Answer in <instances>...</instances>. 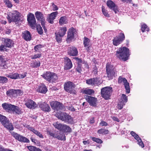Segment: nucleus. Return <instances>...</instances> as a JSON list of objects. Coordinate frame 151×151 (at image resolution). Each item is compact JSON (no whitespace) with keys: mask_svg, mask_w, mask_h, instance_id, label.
Listing matches in <instances>:
<instances>
[{"mask_svg":"<svg viewBox=\"0 0 151 151\" xmlns=\"http://www.w3.org/2000/svg\"><path fill=\"white\" fill-rule=\"evenodd\" d=\"M21 90L19 89H9L6 91V95L10 97H14L17 96V94L20 93Z\"/></svg>","mask_w":151,"mask_h":151,"instance_id":"19","label":"nucleus"},{"mask_svg":"<svg viewBox=\"0 0 151 151\" xmlns=\"http://www.w3.org/2000/svg\"><path fill=\"white\" fill-rule=\"evenodd\" d=\"M45 23L46 22H44L43 23L41 24L42 26V27L43 28L44 30L45 31V32L46 33L47 32V29L45 27Z\"/></svg>","mask_w":151,"mask_h":151,"instance_id":"62","label":"nucleus"},{"mask_svg":"<svg viewBox=\"0 0 151 151\" xmlns=\"http://www.w3.org/2000/svg\"><path fill=\"white\" fill-rule=\"evenodd\" d=\"M50 105L53 109L57 111L62 110L64 107L63 104L56 101H52L50 103Z\"/></svg>","mask_w":151,"mask_h":151,"instance_id":"13","label":"nucleus"},{"mask_svg":"<svg viewBox=\"0 0 151 151\" xmlns=\"http://www.w3.org/2000/svg\"><path fill=\"white\" fill-rule=\"evenodd\" d=\"M0 151H14L8 149H4L2 146L0 145Z\"/></svg>","mask_w":151,"mask_h":151,"instance_id":"58","label":"nucleus"},{"mask_svg":"<svg viewBox=\"0 0 151 151\" xmlns=\"http://www.w3.org/2000/svg\"><path fill=\"white\" fill-rule=\"evenodd\" d=\"M21 16L20 13L16 10L10 13L8 15L7 18L9 23L12 22H16L20 21Z\"/></svg>","mask_w":151,"mask_h":151,"instance_id":"3","label":"nucleus"},{"mask_svg":"<svg viewBox=\"0 0 151 151\" xmlns=\"http://www.w3.org/2000/svg\"><path fill=\"white\" fill-rule=\"evenodd\" d=\"M2 106L4 110L6 112L10 113L12 112L13 105L7 103H4L2 104Z\"/></svg>","mask_w":151,"mask_h":151,"instance_id":"24","label":"nucleus"},{"mask_svg":"<svg viewBox=\"0 0 151 151\" xmlns=\"http://www.w3.org/2000/svg\"><path fill=\"white\" fill-rule=\"evenodd\" d=\"M6 46L4 45L1 44L0 46V51H6Z\"/></svg>","mask_w":151,"mask_h":151,"instance_id":"55","label":"nucleus"},{"mask_svg":"<svg viewBox=\"0 0 151 151\" xmlns=\"http://www.w3.org/2000/svg\"><path fill=\"white\" fill-rule=\"evenodd\" d=\"M12 136L19 141L23 142L29 143V140L28 139L22 135L13 132H10Z\"/></svg>","mask_w":151,"mask_h":151,"instance_id":"11","label":"nucleus"},{"mask_svg":"<svg viewBox=\"0 0 151 151\" xmlns=\"http://www.w3.org/2000/svg\"><path fill=\"white\" fill-rule=\"evenodd\" d=\"M27 73V72H24L22 74H19V77L18 78L22 79L26 77Z\"/></svg>","mask_w":151,"mask_h":151,"instance_id":"57","label":"nucleus"},{"mask_svg":"<svg viewBox=\"0 0 151 151\" xmlns=\"http://www.w3.org/2000/svg\"><path fill=\"white\" fill-rule=\"evenodd\" d=\"M58 13V12L56 11L52 12L49 15L47 19V20L48 22L50 24H53L54 23L53 20L55 19Z\"/></svg>","mask_w":151,"mask_h":151,"instance_id":"26","label":"nucleus"},{"mask_svg":"<svg viewBox=\"0 0 151 151\" xmlns=\"http://www.w3.org/2000/svg\"><path fill=\"white\" fill-rule=\"evenodd\" d=\"M6 63L4 56L0 55V67L2 68L3 69H7L8 67Z\"/></svg>","mask_w":151,"mask_h":151,"instance_id":"28","label":"nucleus"},{"mask_svg":"<svg viewBox=\"0 0 151 151\" xmlns=\"http://www.w3.org/2000/svg\"><path fill=\"white\" fill-rule=\"evenodd\" d=\"M27 21L28 24L32 29H35L36 27V20L34 14L29 13L27 15Z\"/></svg>","mask_w":151,"mask_h":151,"instance_id":"10","label":"nucleus"},{"mask_svg":"<svg viewBox=\"0 0 151 151\" xmlns=\"http://www.w3.org/2000/svg\"><path fill=\"white\" fill-rule=\"evenodd\" d=\"M26 147L29 151H37L39 149L32 146H27Z\"/></svg>","mask_w":151,"mask_h":151,"instance_id":"47","label":"nucleus"},{"mask_svg":"<svg viewBox=\"0 0 151 151\" xmlns=\"http://www.w3.org/2000/svg\"><path fill=\"white\" fill-rule=\"evenodd\" d=\"M55 128L64 133H70L72 132L71 128L67 125L64 124L55 122L53 124Z\"/></svg>","mask_w":151,"mask_h":151,"instance_id":"6","label":"nucleus"},{"mask_svg":"<svg viewBox=\"0 0 151 151\" xmlns=\"http://www.w3.org/2000/svg\"><path fill=\"white\" fill-rule=\"evenodd\" d=\"M47 91V88L44 84H42L41 85L39 86L37 89L38 92L43 93H46Z\"/></svg>","mask_w":151,"mask_h":151,"instance_id":"30","label":"nucleus"},{"mask_svg":"<svg viewBox=\"0 0 151 151\" xmlns=\"http://www.w3.org/2000/svg\"><path fill=\"white\" fill-rule=\"evenodd\" d=\"M138 144L142 148H143L144 147V144L141 140V141L139 140L138 141Z\"/></svg>","mask_w":151,"mask_h":151,"instance_id":"63","label":"nucleus"},{"mask_svg":"<svg viewBox=\"0 0 151 151\" xmlns=\"http://www.w3.org/2000/svg\"><path fill=\"white\" fill-rule=\"evenodd\" d=\"M6 76L10 78L13 79H16L18 78L19 74L18 73H11L9 74H6Z\"/></svg>","mask_w":151,"mask_h":151,"instance_id":"31","label":"nucleus"},{"mask_svg":"<svg viewBox=\"0 0 151 151\" xmlns=\"http://www.w3.org/2000/svg\"><path fill=\"white\" fill-rule=\"evenodd\" d=\"M75 84L70 81L66 82L64 84L65 90L70 94H76V91L75 90Z\"/></svg>","mask_w":151,"mask_h":151,"instance_id":"8","label":"nucleus"},{"mask_svg":"<svg viewBox=\"0 0 151 151\" xmlns=\"http://www.w3.org/2000/svg\"><path fill=\"white\" fill-rule=\"evenodd\" d=\"M41 56V54H37L35 55L34 56H31V59H36L37 58H40Z\"/></svg>","mask_w":151,"mask_h":151,"instance_id":"52","label":"nucleus"},{"mask_svg":"<svg viewBox=\"0 0 151 151\" xmlns=\"http://www.w3.org/2000/svg\"><path fill=\"white\" fill-rule=\"evenodd\" d=\"M68 109L69 110L72 111H75V109L74 108V107L72 106H68Z\"/></svg>","mask_w":151,"mask_h":151,"instance_id":"64","label":"nucleus"},{"mask_svg":"<svg viewBox=\"0 0 151 151\" xmlns=\"http://www.w3.org/2000/svg\"><path fill=\"white\" fill-rule=\"evenodd\" d=\"M37 31L39 34L42 35L43 33V29L40 24H39L36 25Z\"/></svg>","mask_w":151,"mask_h":151,"instance_id":"41","label":"nucleus"},{"mask_svg":"<svg viewBox=\"0 0 151 151\" xmlns=\"http://www.w3.org/2000/svg\"><path fill=\"white\" fill-rule=\"evenodd\" d=\"M125 103L120 101L117 106V108L119 109H122L123 106L125 105Z\"/></svg>","mask_w":151,"mask_h":151,"instance_id":"53","label":"nucleus"},{"mask_svg":"<svg viewBox=\"0 0 151 151\" xmlns=\"http://www.w3.org/2000/svg\"><path fill=\"white\" fill-rule=\"evenodd\" d=\"M57 138L60 140H65L66 139L65 136L64 134H60L58 135Z\"/></svg>","mask_w":151,"mask_h":151,"instance_id":"50","label":"nucleus"},{"mask_svg":"<svg viewBox=\"0 0 151 151\" xmlns=\"http://www.w3.org/2000/svg\"><path fill=\"white\" fill-rule=\"evenodd\" d=\"M38 106L39 108L43 111L49 112L51 111V109L49 104L45 102L39 103Z\"/></svg>","mask_w":151,"mask_h":151,"instance_id":"20","label":"nucleus"},{"mask_svg":"<svg viewBox=\"0 0 151 151\" xmlns=\"http://www.w3.org/2000/svg\"><path fill=\"white\" fill-rule=\"evenodd\" d=\"M121 100V102L125 104L127 101V97L125 94H122Z\"/></svg>","mask_w":151,"mask_h":151,"instance_id":"45","label":"nucleus"},{"mask_svg":"<svg viewBox=\"0 0 151 151\" xmlns=\"http://www.w3.org/2000/svg\"><path fill=\"white\" fill-rule=\"evenodd\" d=\"M64 121L68 123H72L73 122V119L70 115L67 114Z\"/></svg>","mask_w":151,"mask_h":151,"instance_id":"33","label":"nucleus"},{"mask_svg":"<svg viewBox=\"0 0 151 151\" xmlns=\"http://www.w3.org/2000/svg\"><path fill=\"white\" fill-rule=\"evenodd\" d=\"M91 139L93 141L96 142L98 143L101 144L103 143V141L100 139L96 138L95 137H91Z\"/></svg>","mask_w":151,"mask_h":151,"instance_id":"48","label":"nucleus"},{"mask_svg":"<svg viewBox=\"0 0 151 151\" xmlns=\"http://www.w3.org/2000/svg\"><path fill=\"white\" fill-rule=\"evenodd\" d=\"M83 44L85 50L89 52H90V50L92 48V44L90 40L86 37H84L83 38Z\"/></svg>","mask_w":151,"mask_h":151,"instance_id":"14","label":"nucleus"},{"mask_svg":"<svg viewBox=\"0 0 151 151\" xmlns=\"http://www.w3.org/2000/svg\"><path fill=\"white\" fill-rule=\"evenodd\" d=\"M83 64H84L85 68L88 69L89 68V65H88V64L87 62H86L84 60H83Z\"/></svg>","mask_w":151,"mask_h":151,"instance_id":"61","label":"nucleus"},{"mask_svg":"<svg viewBox=\"0 0 151 151\" xmlns=\"http://www.w3.org/2000/svg\"><path fill=\"white\" fill-rule=\"evenodd\" d=\"M77 33V31L73 27L70 28L68 32V36L66 39L67 42L71 41L74 38V35Z\"/></svg>","mask_w":151,"mask_h":151,"instance_id":"15","label":"nucleus"},{"mask_svg":"<svg viewBox=\"0 0 151 151\" xmlns=\"http://www.w3.org/2000/svg\"><path fill=\"white\" fill-rule=\"evenodd\" d=\"M35 15L37 21L40 22L41 24L46 22L44 15L42 12L37 11L35 13Z\"/></svg>","mask_w":151,"mask_h":151,"instance_id":"17","label":"nucleus"},{"mask_svg":"<svg viewBox=\"0 0 151 151\" xmlns=\"http://www.w3.org/2000/svg\"><path fill=\"white\" fill-rule=\"evenodd\" d=\"M113 91V88L111 87L107 86L101 89V96L105 100L110 99Z\"/></svg>","mask_w":151,"mask_h":151,"instance_id":"4","label":"nucleus"},{"mask_svg":"<svg viewBox=\"0 0 151 151\" xmlns=\"http://www.w3.org/2000/svg\"><path fill=\"white\" fill-rule=\"evenodd\" d=\"M99 124L100 125H101V126H106L108 125V123L105 122L104 121L102 120L101 121V122Z\"/></svg>","mask_w":151,"mask_h":151,"instance_id":"59","label":"nucleus"},{"mask_svg":"<svg viewBox=\"0 0 151 151\" xmlns=\"http://www.w3.org/2000/svg\"><path fill=\"white\" fill-rule=\"evenodd\" d=\"M86 82L88 85L93 86L99 84L100 83V81L99 80V78L95 77L87 79L86 80Z\"/></svg>","mask_w":151,"mask_h":151,"instance_id":"21","label":"nucleus"},{"mask_svg":"<svg viewBox=\"0 0 151 151\" xmlns=\"http://www.w3.org/2000/svg\"><path fill=\"white\" fill-rule=\"evenodd\" d=\"M78 53V51L76 47L71 46L68 47V53L70 56H76L77 55Z\"/></svg>","mask_w":151,"mask_h":151,"instance_id":"22","label":"nucleus"},{"mask_svg":"<svg viewBox=\"0 0 151 151\" xmlns=\"http://www.w3.org/2000/svg\"><path fill=\"white\" fill-rule=\"evenodd\" d=\"M25 105L30 109H35L37 107V105L36 103L31 99H28L25 103Z\"/></svg>","mask_w":151,"mask_h":151,"instance_id":"23","label":"nucleus"},{"mask_svg":"<svg viewBox=\"0 0 151 151\" xmlns=\"http://www.w3.org/2000/svg\"><path fill=\"white\" fill-rule=\"evenodd\" d=\"M40 61H33L31 64V66L33 68H37L40 66Z\"/></svg>","mask_w":151,"mask_h":151,"instance_id":"40","label":"nucleus"},{"mask_svg":"<svg viewBox=\"0 0 151 151\" xmlns=\"http://www.w3.org/2000/svg\"><path fill=\"white\" fill-rule=\"evenodd\" d=\"M4 44L6 47L11 48L14 46V43L12 40L9 38H4Z\"/></svg>","mask_w":151,"mask_h":151,"instance_id":"27","label":"nucleus"},{"mask_svg":"<svg viewBox=\"0 0 151 151\" xmlns=\"http://www.w3.org/2000/svg\"><path fill=\"white\" fill-rule=\"evenodd\" d=\"M76 70L77 72L80 73H81V72L82 71V70L81 65H78L77 67L76 68Z\"/></svg>","mask_w":151,"mask_h":151,"instance_id":"56","label":"nucleus"},{"mask_svg":"<svg viewBox=\"0 0 151 151\" xmlns=\"http://www.w3.org/2000/svg\"><path fill=\"white\" fill-rule=\"evenodd\" d=\"M85 98L89 104L92 106H95L96 105L97 99L96 98L89 96H86Z\"/></svg>","mask_w":151,"mask_h":151,"instance_id":"18","label":"nucleus"},{"mask_svg":"<svg viewBox=\"0 0 151 151\" xmlns=\"http://www.w3.org/2000/svg\"><path fill=\"white\" fill-rule=\"evenodd\" d=\"M42 45L41 44H39L35 46L34 47V49L35 52H37L39 51V49L42 47Z\"/></svg>","mask_w":151,"mask_h":151,"instance_id":"51","label":"nucleus"},{"mask_svg":"<svg viewBox=\"0 0 151 151\" xmlns=\"http://www.w3.org/2000/svg\"><path fill=\"white\" fill-rule=\"evenodd\" d=\"M64 59L65 69L66 70H69L71 69L73 66L71 60L68 57L65 58Z\"/></svg>","mask_w":151,"mask_h":151,"instance_id":"25","label":"nucleus"},{"mask_svg":"<svg viewBox=\"0 0 151 151\" xmlns=\"http://www.w3.org/2000/svg\"><path fill=\"white\" fill-rule=\"evenodd\" d=\"M141 30L142 31L144 32H145V31H149V28L148 27L147 25L145 24H143L141 25Z\"/></svg>","mask_w":151,"mask_h":151,"instance_id":"37","label":"nucleus"},{"mask_svg":"<svg viewBox=\"0 0 151 151\" xmlns=\"http://www.w3.org/2000/svg\"><path fill=\"white\" fill-rule=\"evenodd\" d=\"M83 93L89 95H91L94 93V91L92 89H88L84 90L83 91Z\"/></svg>","mask_w":151,"mask_h":151,"instance_id":"35","label":"nucleus"},{"mask_svg":"<svg viewBox=\"0 0 151 151\" xmlns=\"http://www.w3.org/2000/svg\"><path fill=\"white\" fill-rule=\"evenodd\" d=\"M41 76L49 83H55L58 81V76L56 73L50 71L44 73Z\"/></svg>","mask_w":151,"mask_h":151,"instance_id":"2","label":"nucleus"},{"mask_svg":"<svg viewBox=\"0 0 151 151\" xmlns=\"http://www.w3.org/2000/svg\"><path fill=\"white\" fill-rule=\"evenodd\" d=\"M8 81V79L6 77L0 76V83H6Z\"/></svg>","mask_w":151,"mask_h":151,"instance_id":"46","label":"nucleus"},{"mask_svg":"<svg viewBox=\"0 0 151 151\" xmlns=\"http://www.w3.org/2000/svg\"><path fill=\"white\" fill-rule=\"evenodd\" d=\"M22 36L23 38L27 41H29L31 39L30 33L27 31H24L22 33Z\"/></svg>","mask_w":151,"mask_h":151,"instance_id":"29","label":"nucleus"},{"mask_svg":"<svg viewBox=\"0 0 151 151\" xmlns=\"http://www.w3.org/2000/svg\"><path fill=\"white\" fill-rule=\"evenodd\" d=\"M74 59L77 62L78 65H81V63H83V60H82L81 58H79L78 57H75Z\"/></svg>","mask_w":151,"mask_h":151,"instance_id":"54","label":"nucleus"},{"mask_svg":"<svg viewBox=\"0 0 151 151\" xmlns=\"http://www.w3.org/2000/svg\"><path fill=\"white\" fill-rule=\"evenodd\" d=\"M115 55L118 58L125 61L128 59L129 55V50L126 47H121L116 51Z\"/></svg>","mask_w":151,"mask_h":151,"instance_id":"1","label":"nucleus"},{"mask_svg":"<svg viewBox=\"0 0 151 151\" xmlns=\"http://www.w3.org/2000/svg\"><path fill=\"white\" fill-rule=\"evenodd\" d=\"M34 134L38 136L40 138H43L44 137L42 134L39 131L35 129L32 132Z\"/></svg>","mask_w":151,"mask_h":151,"instance_id":"43","label":"nucleus"},{"mask_svg":"<svg viewBox=\"0 0 151 151\" xmlns=\"http://www.w3.org/2000/svg\"><path fill=\"white\" fill-rule=\"evenodd\" d=\"M97 132L99 134H101L102 135H106L109 133V131L107 129H106L104 128H101L98 130Z\"/></svg>","mask_w":151,"mask_h":151,"instance_id":"34","label":"nucleus"},{"mask_svg":"<svg viewBox=\"0 0 151 151\" xmlns=\"http://www.w3.org/2000/svg\"><path fill=\"white\" fill-rule=\"evenodd\" d=\"M118 82L119 84L123 83L126 90V92L128 93H130V88L129 83L125 78H123L122 76H119L118 78Z\"/></svg>","mask_w":151,"mask_h":151,"instance_id":"12","label":"nucleus"},{"mask_svg":"<svg viewBox=\"0 0 151 151\" xmlns=\"http://www.w3.org/2000/svg\"><path fill=\"white\" fill-rule=\"evenodd\" d=\"M0 122L8 129L12 130L14 129L13 125L10 123L9 119L5 116L0 114Z\"/></svg>","mask_w":151,"mask_h":151,"instance_id":"7","label":"nucleus"},{"mask_svg":"<svg viewBox=\"0 0 151 151\" xmlns=\"http://www.w3.org/2000/svg\"><path fill=\"white\" fill-rule=\"evenodd\" d=\"M55 39L57 42H61L62 41V38L63 36H61L60 35L57 33H55Z\"/></svg>","mask_w":151,"mask_h":151,"instance_id":"44","label":"nucleus"},{"mask_svg":"<svg viewBox=\"0 0 151 151\" xmlns=\"http://www.w3.org/2000/svg\"><path fill=\"white\" fill-rule=\"evenodd\" d=\"M12 112H15L16 114H19L20 113L21 110L17 106L13 105Z\"/></svg>","mask_w":151,"mask_h":151,"instance_id":"36","label":"nucleus"},{"mask_svg":"<svg viewBox=\"0 0 151 151\" xmlns=\"http://www.w3.org/2000/svg\"><path fill=\"white\" fill-rule=\"evenodd\" d=\"M64 112H57L55 114L56 116L58 119L62 120L63 119V116H64Z\"/></svg>","mask_w":151,"mask_h":151,"instance_id":"42","label":"nucleus"},{"mask_svg":"<svg viewBox=\"0 0 151 151\" xmlns=\"http://www.w3.org/2000/svg\"><path fill=\"white\" fill-rule=\"evenodd\" d=\"M106 4L109 8L110 9H112L115 14L118 13L119 12L118 6L112 1H108Z\"/></svg>","mask_w":151,"mask_h":151,"instance_id":"16","label":"nucleus"},{"mask_svg":"<svg viewBox=\"0 0 151 151\" xmlns=\"http://www.w3.org/2000/svg\"><path fill=\"white\" fill-rule=\"evenodd\" d=\"M125 39L124 35L122 32L114 38L112 40L113 44L114 46H117L122 43Z\"/></svg>","mask_w":151,"mask_h":151,"instance_id":"9","label":"nucleus"},{"mask_svg":"<svg viewBox=\"0 0 151 151\" xmlns=\"http://www.w3.org/2000/svg\"><path fill=\"white\" fill-rule=\"evenodd\" d=\"M102 12L103 14L106 17H109V15L107 12V11L104 9V6H102Z\"/></svg>","mask_w":151,"mask_h":151,"instance_id":"49","label":"nucleus"},{"mask_svg":"<svg viewBox=\"0 0 151 151\" xmlns=\"http://www.w3.org/2000/svg\"><path fill=\"white\" fill-rule=\"evenodd\" d=\"M26 127L29 130H30L31 131L33 132L35 129L32 127H31L30 125H27L25 127Z\"/></svg>","mask_w":151,"mask_h":151,"instance_id":"60","label":"nucleus"},{"mask_svg":"<svg viewBox=\"0 0 151 151\" xmlns=\"http://www.w3.org/2000/svg\"><path fill=\"white\" fill-rule=\"evenodd\" d=\"M67 30V29L66 27H60L58 31L56 32L55 33L60 35L61 36H63L65 34Z\"/></svg>","mask_w":151,"mask_h":151,"instance_id":"32","label":"nucleus"},{"mask_svg":"<svg viewBox=\"0 0 151 151\" xmlns=\"http://www.w3.org/2000/svg\"><path fill=\"white\" fill-rule=\"evenodd\" d=\"M66 18L65 16H63L60 17L59 21V23L60 25H62L66 23Z\"/></svg>","mask_w":151,"mask_h":151,"instance_id":"39","label":"nucleus"},{"mask_svg":"<svg viewBox=\"0 0 151 151\" xmlns=\"http://www.w3.org/2000/svg\"><path fill=\"white\" fill-rule=\"evenodd\" d=\"M106 71L107 76L109 80L113 78L116 72L114 66L108 63L106 64Z\"/></svg>","mask_w":151,"mask_h":151,"instance_id":"5","label":"nucleus"},{"mask_svg":"<svg viewBox=\"0 0 151 151\" xmlns=\"http://www.w3.org/2000/svg\"><path fill=\"white\" fill-rule=\"evenodd\" d=\"M3 1L5 5L8 8H10L13 6L12 2L9 0H3Z\"/></svg>","mask_w":151,"mask_h":151,"instance_id":"38","label":"nucleus"}]
</instances>
